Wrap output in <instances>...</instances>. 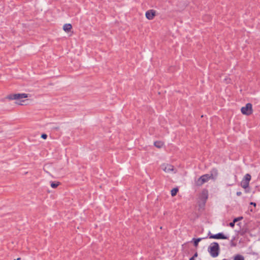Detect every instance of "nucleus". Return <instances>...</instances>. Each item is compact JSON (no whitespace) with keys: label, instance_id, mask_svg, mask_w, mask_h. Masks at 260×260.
<instances>
[{"label":"nucleus","instance_id":"8","mask_svg":"<svg viewBox=\"0 0 260 260\" xmlns=\"http://www.w3.org/2000/svg\"><path fill=\"white\" fill-rule=\"evenodd\" d=\"M209 238L210 239H227V237L225 236L222 233H218L216 235H213L210 236Z\"/></svg>","mask_w":260,"mask_h":260},{"label":"nucleus","instance_id":"7","mask_svg":"<svg viewBox=\"0 0 260 260\" xmlns=\"http://www.w3.org/2000/svg\"><path fill=\"white\" fill-rule=\"evenodd\" d=\"M156 15V11L154 10L147 11L145 13L146 17L149 20H152Z\"/></svg>","mask_w":260,"mask_h":260},{"label":"nucleus","instance_id":"17","mask_svg":"<svg viewBox=\"0 0 260 260\" xmlns=\"http://www.w3.org/2000/svg\"><path fill=\"white\" fill-rule=\"evenodd\" d=\"M235 223H234V221H233L230 223V226L233 228L234 226Z\"/></svg>","mask_w":260,"mask_h":260},{"label":"nucleus","instance_id":"14","mask_svg":"<svg viewBox=\"0 0 260 260\" xmlns=\"http://www.w3.org/2000/svg\"><path fill=\"white\" fill-rule=\"evenodd\" d=\"M59 185V183L58 182H52L51 184V186L53 188H55L56 187H57Z\"/></svg>","mask_w":260,"mask_h":260},{"label":"nucleus","instance_id":"22","mask_svg":"<svg viewBox=\"0 0 260 260\" xmlns=\"http://www.w3.org/2000/svg\"><path fill=\"white\" fill-rule=\"evenodd\" d=\"M192 242L194 243V244H195V239L194 238H193L192 239Z\"/></svg>","mask_w":260,"mask_h":260},{"label":"nucleus","instance_id":"19","mask_svg":"<svg viewBox=\"0 0 260 260\" xmlns=\"http://www.w3.org/2000/svg\"><path fill=\"white\" fill-rule=\"evenodd\" d=\"M195 257V254L192 256L190 258V260H194V258Z\"/></svg>","mask_w":260,"mask_h":260},{"label":"nucleus","instance_id":"21","mask_svg":"<svg viewBox=\"0 0 260 260\" xmlns=\"http://www.w3.org/2000/svg\"><path fill=\"white\" fill-rule=\"evenodd\" d=\"M200 241V239H196V245L197 244L198 242H199Z\"/></svg>","mask_w":260,"mask_h":260},{"label":"nucleus","instance_id":"3","mask_svg":"<svg viewBox=\"0 0 260 260\" xmlns=\"http://www.w3.org/2000/svg\"><path fill=\"white\" fill-rule=\"evenodd\" d=\"M160 168L166 173L175 174L176 173V169L173 166L169 164L164 163L161 164Z\"/></svg>","mask_w":260,"mask_h":260},{"label":"nucleus","instance_id":"10","mask_svg":"<svg viewBox=\"0 0 260 260\" xmlns=\"http://www.w3.org/2000/svg\"><path fill=\"white\" fill-rule=\"evenodd\" d=\"M154 145L156 147L158 148H160L163 147L164 143L161 141H156L154 142Z\"/></svg>","mask_w":260,"mask_h":260},{"label":"nucleus","instance_id":"12","mask_svg":"<svg viewBox=\"0 0 260 260\" xmlns=\"http://www.w3.org/2000/svg\"><path fill=\"white\" fill-rule=\"evenodd\" d=\"M234 260H244V257L241 255H236L234 256Z\"/></svg>","mask_w":260,"mask_h":260},{"label":"nucleus","instance_id":"1","mask_svg":"<svg viewBox=\"0 0 260 260\" xmlns=\"http://www.w3.org/2000/svg\"><path fill=\"white\" fill-rule=\"evenodd\" d=\"M28 97L26 93H17L10 95L8 98L10 100H16L15 104L19 105H25L27 104L28 100L24 99Z\"/></svg>","mask_w":260,"mask_h":260},{"label":"nucleus","instance_id":"5","mask_svg":"<svg viewBox=\"0 0 260 260\" xmlns=\"http://www.w3.org/2000/svg\"><path fill=\"white\" fill-rule=\"evenodd\" d=\"M213 178L212 175L206 174L202 176L198 180L196 184L198 185H202L204 183L208 181L210 179Z\"/></svg>","mask_w":260,"mask_h":260},{"label":"nucleus","instance_id":"2","mask_svg":"<svg viewBox=\"0 0 260 260\" xmlns=\"http://www.w3.org/2000/svg\"><path fill=\"white\" fill-rule=\"evenodd\" d=\"M208 251L212 257H217L219 253V246L218 244L216 242L211 243L208 248Z\"/></svg>","mask_w":260,"mask_h":260},{"label":"nucleus","instance_id":"4","mask_svg":"<svg viewBox=\"0 0 260 260\" xmlns=\"http://www.w3.org/2000/svg\"><path fill=\"white\" fill-rule=\"evenodd\" d=\"M241 113L246 116H249L253 113L252 105L250 103H247L241 109Z\"/></svg>","mask_w":260,"mask_h":260},{"label":"nucleus","instance_id":"11","mask_svg":"<svg viewBox=\"0 0 260 260\" xmlns=\"http://www.w3.org/2000/svg\"><path fill=\"white\" fill-rule=\"evenodd\" d=\"M202 198L203 200L204 203L205 202L206 199L208 198V191L207 190H204L202 192Z\"/></svg>","mask_w":260,"mask_h":260},{"label":"nucleus","instance_id":"20","mask_svg":"<svg viewBox=\"0 0 260 260\" xmlns=\"http://www.w3.org/2000/svg\"><path fill=\"white\" fill-rule=\"evenodd\" d=\"M250 204H251V205H253V206H256V204H255V203L251 202V203H250Z\"/></svg>","mask_w":260,"mask_h":260},{"label":"nucleus","instance_id":"16","mask_svg":"<svg viewBox=\"0 0 260 260\" xmlns=\"http://www.w3.org/2000/svg\"><path fill=\"white\" fill-rule=\"evenodd\" d=\"M241 218H242V217H239V218H236L234 219V220L233 221L234 223H235L236 222H237L238 220H240Z\"/></svg>","mask_w":260,"mask_h":260},{"label":"nucleus","instance_id":"6","mask_svg":"<svg viewBox=\"0 0 260 260\" xmlns=\"http://www.w3.org/2000/svg\"><path fill=\"white\" fill-rule=\"evenodd\" d=\"M250 179L251 176L248 174H246L241 182V186L245 189L247 188L249 186Z\"/></svg>","mask_w":260,"mask_h":260},{"label":"nucleus","instance_id":"23","mask_svg":"<svg viewBox=\"0 0 260 260\" xmlns=\"http://www.w3.org/2000/svg\"><path fill=\"white\" fill-rule=\"evenodd\" d=\"M20 258H17V259H14V260H20Z\"/></svg>","mask_w":260,"mask_h":260},{"label":"nucleus","instance_id":"9","mask_svg":"<svg viewBox=\"0 0 260 260\" xmlns=\"http://www.w3.org/2000/svg\"><path fill=\"white\" fill-rule=\"evenodd\" d=\"M72 28V25L70 23L65 24L63 26V29L66 32H69Z\"/></svg>","mask_w":260,"mask_h":260},{"label":"nucleus","instance_id":"13","mask_svg":"<svg viewBox=\"0 0 260 260\" xmlns=\"http://www.w3.org/2000/svg\"><path fill=\"white\" fill-rule=\"evenodd\" d=\"M178 191V189L177 188H174L171 190V195L174 197L175 196L177 192Z\"/></svg>","mask_w":260,"mask_h":260},{"label":"nucleus","instance_id":"18","mask_svg":"<svg viewBox=\"0 0 260 260\" xmlns=\"http://www.w3.org/2000/svg\"><path fill=\"white\" fill-rule=\"evenodd\" d=\"M241 194H242V192H240V191L237 192V195L238 196L241 195Z\"/></svg>","mask_w":260,"mask_h":260},{"label":"nucleus","instance_id":"15","mask_svg":"<svg viewBox=\"0 0 260 260\" xmlns=\"http://www.w3.org/2000/svg\"><path fill=\"white\" fill-rule=\"evenodd\" d=\"M47 137V135L46 134H43L41 135V138L44 139H46Z\"/></svg>","mask_w":260,"mask_h":260}]
</instances>
